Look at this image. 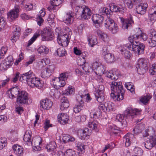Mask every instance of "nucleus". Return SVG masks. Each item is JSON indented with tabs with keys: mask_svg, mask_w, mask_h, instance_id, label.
Returning a JSON list of instances; mask_svg holds the SVG:
<instances>
[{
	"mask_svg": "<svg viewBox=\"0 0 156 156\" xmlns=\"http://www.w3.org/2000/svg\"><path fill=\"white\" fill-rule=\"evenodd\" d=\"M20 80L22 82L26 81L28 85L32 87H36L40 89L43 86V84L40 80L35 77L34 74L31 70L22 74L20 76Z\"/></svg>",
	"mask_w": 156,
	"mask_h": 156,
	"instance_id": "obj_1",
	"label": "nucleus"
},
{
	"mask_svg": "<svg viewBox=\"0 0 156 156\" xmlns=\"http://www.w3.org/2000/svg\"><path fill=\"white\" fill-rule=\"evenodd\" d=\"M83 105H76L73 108V111L75 113H77L80 112L83 106Z\"/></svg>",
	"mask_w": 156,
	"mask_h": 156,
	"instance_id": "obj_53",
	"label": "nucleus"
},
{
	"mask_svg": "<svg viewBox=\"0 0 156 156\" xmlns=\"http://www.w3.org/2000/svg\"><path fill=\"white\" fill-rule=\"evenodd\" d=\"M135 139L134 135L131 133H127L124 137V140H125V144L126 146H129L131 143L130 140H134Z\"/></svg>",
	"mask_w": 156,
	"mask_h": 156,
	"instance_id": "obj_24",
	"label": "nucleus"
},
{
	"mask_svg": "<svg viewBox=\"0 0 156 156\" xmlns=\"http://www.w3.org/2000/svg\"><path fill=\"white\" fill-rule=\"evenodd\" d=\"M77 134L81 139L84 140L87 137V135L86 131L83 129H80L78 130Z\"/></svg>",
	"mask_w": 156,
	"mask_h": 156,
	"instance_id": "obj_35",
	"label": "nucleus"
},
{
	"mask_svg": "<svg viewBox=\"0 0 156 156\" xmlns=\"http://www.w3.org/2000/svg\"><path fill=\"white\" fill-rule=\"evenodd\" d=\"M91 19L94 24H101L104 20V17L101 14H93Z\"/></svg>",
	"mask_w": 156,
	"mask_h": 156,
	"instance_id": "obj_16",
	"label": "nucleus"
},
{
	"mask_svg": "<svg viewBox=\"0 0 156 156\" xmlns=\"http://www.w3.org/2000/svg\"><path fill=\"white\" fill-rule=\"evenodd\" d=\"M68 77V73H61L59 77L58 78H56L54 79H53V80H56L57 81L60 80H66Z\"/></svg>",
	"mask_w": 156,
	"mask_h": 156,
	"instance_id": "obj_39",
	"label": "nucleus"
},
{
	"mask_svg": "<svg viewBox=\"0 0 156 156\" xmlns=\"http://www.w3.org/2000/svg\"><path fill=\"white\" fill-rule=\"evenodd\" d=\"M7 50V48L5 47H3L1 49L0 58L1 59H3L5 55L6 54Z\"/></svg>",
	"mask_w": 156,
	"mask_h": 156,
	"instance_id": "obj_54",
	"label": "nucleus"
},
{
	"mask_svg": "<svg viewBox=\"0 0 156 156\" xmlns=\"http://www.w3.org/2000/svg\"><path fill=\"white\" fill-rule=\"evenodd\" d=\"M133 150L135 153L140 155H142L143 152V150L140 147H135Z\"/></svg>",
	"mask_w": 156,
	"mask_h": 156,
	"instance_id": "obj_60",
	"label": "nucleus"
},
{
	"mask_svg": "<svg viewBox=\"0 0 156 156\" xmlns=\"http://www.w3.org/2000/svg\"><path fill=\"white\" fill-rule=\"evenodd\" d=\"M125 47L129 50L133 51L134 53L138 55L141 54L144 52L145 46L142 43L141 44L139 41L135 40L132 44H127Z\"/></svg>",
	"mask_w": 156,
	"mask_h": 156,
	"instance_id": "obj_5",
	"label": "nucleus"
},
{
	"mask_svg": "<svg viewBox=\"0 0 156 156\" xmlns=\"http://www.w3.org/2000/svg\"><path fill=\"white\" fill-rule=\"evenodd\" d=\"M88 16V7L84 8L82 12L81 17L83 19L86 20L87 19V17Z\"/></svg>",
	"mask_w": 156,
	"mask_h": 156,
	"instance_id": "obj_45",
	"label": "nucleus"
},
{
	"mask_svg": "<svg viewBox=\"0 0 156 156\" xmlns=\"http://www.w3.org/2000/svg\"><path fill=\"white\" fill-rule=\"evenodd\" d=\"M96 32L98 37L104 42L107 41L108 38L106 34L101 31L100 29H98L96 31Z\"/></svg>",
	"mask_w": 156,
	"mask_h": 156,
	"instance_id": "obj_29",
	"label": "nucleus"
},
{
	"mask_svg": "<svg viewBox=\"0 0 156 156\" xmlns=\"http://www.w3.org/2000/svg\"><path fill=\"white\" fill-rule=\"evenodd\" d=\"M99 13L101 15L106 16L107 17L110 18L112 12V10L109 9L105 7H101L99 9Z\"/></svg>",
	"mask_w": 156,
	"mask_h": 156,
	"instance_id": "obj_20",
	"label": "nucleus"
},
{
	"mask_svg": "<svg viewBox=\"0 0 156 156\" xmlns=\"http://www.w3.org/2000/svg\"><path fill=\"white\" fill-rule=\"evenodd\" d=\"M112 102L107 101L103 105L101 104L99 106V109H102L105 112H109L112 109Z\"/></svg>",
	"mask_w": 156,
	"mask_h": 156,
	"instance_id": "obj_15",
	"label": "nucleus"
},
{
	"mask_svg": "<svg viewBox=\"0 0 156 156\" xmlns=\"http://www.w3.org/2000/svg\"><path fill=\"white\" fill-rule=\"evenodd\" d=\"M106 76L112 80H116L119 77V73L118 71L112 70L106 72Z\"/></svg>",
	"mask_w": 156,
	"mask_h": 156,
	"instance_id": "obj_18",
	"label": "nucleus"
},
{
	"mask_svg": "<svg viewBox=\"0 0 156 156\" xmlns=\"http://www.w3.org/2000/svg\"><path fill=\"white\" fill-rule=\"evenodd\" d=\"M17 102L21 104L31 103V100L28 98V94L25 91H22L19 93L17 98Z\"/></svg>",
	"mask_w": 156,
	"mask_h": 156,
	"instance_id": "obj_8",
	"label": "nucleus"
},
{
	"mask_svg": "<svg viewBox=\"0 0 156 156\" xmlns=\"http://www.w3.org/2000/svg\"><path fill=\"white\" fill-rule=\"evenodd\" d=\"M122 54L124 55L125 58H130L131 53L127 49H122L121 50Z\"/></svg>",
	"mask_w": 156,
	"mask_h": 156,
	"instance_id": "obj_47",
	"label": "nucleus"
},
{
	"mask_svg": "<svg viewBox=\"0 0 156 156\" xmlns=\"http://www.w3.org/2000/svg\"><path fill=\"white\" fill-rule=\"evenodd\" d=\"M96 93L95 94H104V87L102 85H99L98 87L96 88Z\"/></svg>",
	"mask_w": 156,
	"mask_h": 156,
	"instance_id": "obj_44",
	"label": "nucleus"
},
{
	"mask_svg": "<svg viewBox=\"0 0 156 156\" xmlns=\"http://www.w3.org/2000/svg\"><path fill=\"white\" fill-rule=\"evenodd\" d=\"M56 52L59 57H62L65 55L66 51L64 48H58L56 51Z\"/></svg>",
	"mask_w": 156,
	"mask_h": 156,
	"instance_id": "obj_40",
	"label": "nucleus"
},
{
	"mask_svg": "<svg viewBox=\"0 0 156 156\" xmlns=\"http://www.w3.org/2000/svg\"><path fill=\"white\" fill-rule=\"evenodd\" d=\"M16 31L13 32L12 33V36L11 37L10 40L13 42H15L19 38L20 34V29L18 27L16 28Z\"/></svg>",
	"mask_w": 156,
	"mask_h": 156,
	"instance_id": "obj_22",
	"label": "nucleus"
},
{
	"mask_svg": "<svg viewBox=\"0 0 156 156\" xmlns=\"http://www.w3.org/2000/svg\"><path fill=\"white\" fill-rule=\"evenodd\" d=\"M20 7L17 6L15 7V8L9 11L7 14L9 20L12 21L18 17Z\"/></svg>",
	"mask_w": 156,
	"mask_h": 156,
	"instance_id": "obj_10",
	"label": "nucleus"
},
{
	"mask_svg": "<svg viewBox=\"0 0 156 156\" xmlns=\"http://www.w3.org/2000/svg\"><path fill=\"white\" fill-rule=\"evenodd\" d=\"M111 97L115 101H120L124 98L125 91L121 82L113 81L111 85Z\"/></svg>",
	"mask_w": 156,
	"mask_h": 156,
	"instance_id": "obj_2",
	"label": "nucleus"
},
{
	"mask_svg": "<svg viewBox=\"0 0 156 156\" xmlns=\"http://www.w3.org/2000/svg\"><path fill=\"white\" fill-rule=\"evenodd\" d=\"M96 37L94 35H89L88 37V43L91 47H93L97 43Z\"/></svg>",
	"mask_w": 156,
	"mask_h": 156,
	"instance_id": "obj_28",
	"label": "nucleus"
},
{
	"mask_svg": "<svg viewBox=\"0 0 156 156\" xmlns=\"http://www.w3.org/2000/svg\"><path fill=\"white\" fill-rule=\"evenodd\" d=\"M94 122H90L88 123V133L89 132L90 134L91 133L92 131L94 129L95 132H97L98 129H97V126L98 123Z\"/></svg>",
	"mask_w": 156,
	"mask_h": 156,
	"instance_id": "obj_30",
	"label": "nucleus"
},
{
	"mask_svg": "<svg viewBox=\"0 0 156 156\" xmlns=\"http://www.w3.org/2000/svg\"><path fill=\"white\" fill-rule=\"evenodd\" d=\"M4 62L6 63V65L11 66L13 63L12 56V55H9L5 59Z\"/></svg>",
	"mask_w": 156,
	"mask_h": 156,
	"instance_id": "obj_37",
	"label": "nucleus"
},
{
	"mask_svg": "<svg viewBox=\"0 0 156 156\" xmlns=\"http://www.w3.org/2000/svg\"><path fill=\"white\" fill-rule=\"evenodd\" d=\"M95 96L98 102L101 103L105 99L104 94H95Z\"/></svg>",
	"mask_w": 156,
	"mask_h": 156,
	"instance_id": "obj_46",
	"label": "nucleus"
},
{
	"mask_svg": "<svg viewBox=\"0 0 156 156\" xmlns=\"http://www.w3.org/2000/svg\"><path fill=\"white\" fill-rule=\"evenodd\" d=\"M87 90H84V91H80L79 94L76 95V101L79 103L81 105H83V99L86 96V100L88 99V93H87Z\"/></svg>",
	"mask_w": 156,
	"mask_h": 156,
	"instance_id": "obj_13",
	"label": "nucleus"
},
{
	"mask_svg": "<svg viewBox=\"0 0 156 156\" xmlns=\"http://www.w3.org/2000/svg\"><path fill=\"white\" fill-rule=\"evenodd\" d=\"M147 59L143 58L139 59L136 66V68L138 73L140 75H144L148 69Z\"/></svg>",
	"mask_w": 156,
	"mask_h": 156,
	"instance_id": "obj_6",
	"label": "nucleus"
},
{
	"mask_svg": "<svg viewBox=\"0 0 156 156\" xmlns=\"http://www.w3.org/2000/svg\"><path fill=\"white\" fill-rule=\"evenodd\" d=\"M10 66L6 65V63L4 62L1 63L0 65V69L2 71H5Z\"/></svg>",
	"mask_w": 156,
	"mask_h": 156,
	"instance_id": "obj_59",
	"label": "nucleus"
},
{
	"mask_svg": "<svg viewBox=\"0 0 156 156\" xmlns=\"http://www.w3.org/2000/svg\"><path fill=\"white\" fill-rule=\"evenodd\" d=\"M9 92H10V94H11L12 99L14 97V95H17L18 94L19 95V90L18 89L17 87H14L12 88L11 89H10L9 91L8 92V94H9Z\"/></svg>",
	"mask_w": 156,
	"mask_h": 156,
	"instance_id": "obj_36",
	"label": "nucleus"
},
{
	"mask_svg": "<svg viewBox=\"0 0 156 156\" xmlns=\"http://www.w3.org/2000/svg\"><path fill=\"white\" fill-rule=\"evenodd\" d=\"M7 139L5 137H2L0 140V144H1V146H5L7 145Z\"/></svg>",
	"mask_w": 156,
	"mask_h": 156,
	"instance_id": "obj_64",
	"label": "nucleus"
},
{
	"mask_svg": "<svg viewBox=\"0 0 156 156\" xmlns=\"http://www.w3.org/2000/svg\"><path fill=\"white\" fill-rule=\"evenodd\" d=\"M122 21V27L124 29H127L129 27H131L134 23L133 18L131 15H129L128 18L126 19H123Z\"/></svg>",
	"mask_w": 156,
	"mask_h": 156,
	"instance_id": "obj_12",
	"label": "nucleus"
},
{
	"mask_svg": "<svg viewBox=\"0 0 156 156\" xmlns=\"http://www.w3.org/2000/svg\"><path fill=\"white\" fill-rule=\"evenodd\" d=\"M5 25V23L4 19L3 17H0V31L3 29Z\"/></svg>",
	"mask_w": 156,
	"mask_h": 156,
	"instance_id": "obj_61",
	"label": "nucleus"
},
{
	"mask_svg": "<svg viewBox=\"0 0 156 156\" xmlns=\"http://www.w3.org/2000/svg\"><path fill=\"white\" fill-rule=\"evenodd\" d=\"M100 63H98L97 62H95L92 63L90 64V68L88 69V73L92 72L93 73V72L95 71Z\"/></svg>",
	"mask_w": 156,
	"mask_h": 156,
	"instance_id": "obj_34",
	"label": "nucleus"
},
{
	"mask_svg": "<svg viewBox=\"0 0 156 156\" xmlns=\"http://www.w3.org/2000/svg\"><path fill=\"white\" fill-rule=\"evenodd\" d=\"M147 7L148 5L147 3H141L139 4L136 7L137 12L140 14H144Z\"/></svg>",
	"mask_w": 156,
	"mask_h": 156,
	"instance_id": "obj_19",
	"label": "nucleus"
},
{
	"mask_svg": "<svg viewBox=\"0 0 156 156\" xmlns=\"http://www.w3.org/2000/svg\"><path fill=\"white\" fill-rule=\"evenodd\" d=\"M150 73L151 75H156V63L153 64L149 70Z\"/></svg>",
	"mask_w": 156,
	"mask_h": 156,
	"instance_id": "obj_50",
	"label": "nucleus"
},
{
	"mask_svg": "<svg viewBox=\"0 0 156 156\" xmlns=\"http://www.w3.org/2000/svg\"><path fill=\"white\" fill-rule=\"evenodd\" d=\"M144 126L142 123L137 124L133 129V131L134 133L138 134L141 133L142 131L144 129Z\"/></svg>",
	"mask_w": 156,
	"mask_h": 156,
	"instance_id": "obj_27",
	"label": "nucleus"
},
{
	"mask_svg": "<svg viewBox=\"0 0 156 156\" xmlns=\"http://www.w3.org/2000/svg\"><path fill=\"white\" fill-rule=\"evenodd\" d=\"M31 132L30 130L26 131L24 136L23 140L25 142H27V146L32 145V142H31Z\"/></svg>",
	"mask_w": 156,
	"mask_h": 156,
	"instance_id": "obj_23",
	"label": "nucleus"
},
{
	"mask_svg": "<svg viewBox=\"0 0 156 156\" xmlns=\"http://www.w3.org/2000/svg\"><path fill=\"white\" fill-rule=\"evenodd\" d=\"M69 106V102L62 103L60 106V109L62 111H64L68 108Z\"/></svg>",
	"mask_w": 156,
	"mask_h": 156,
	"instance_id": "obj_56",
	"label": "nucleus"
},
{
	"mask_svg": "<svg viewBox=\"0 0 156 156\" xmlns=\"http://www.w3.org/2000/svg\"><path fill=\"white\" fill-rule=\"evenodd\" d=\"M151 97L149 95H147L144 96L142 97L140 99V101L144 104H145L149 101Z\"/></svg>",
	"mask_w": 156,
	"mask_h": 156,
	"instance_id": "obj_41",
	"label": "nucleus"
},
{
	"mask_svg": "<svg viewBox=\"0 0 156 156\" xmlns=\"http://www.w3.org/2000/svg\"><path fill=\"white\" fill-rule=\"evenodd\" d=\"M55 69V66L53 64L48 66L45 69L42 70L41 77L44 78H48L54 73Z\"/></svg>",
	"mask_w": 156,
	"mask_h": 156,
	"instance_id": "obj_9",
	"label": "nucleus"
},
{
	"mask_svg": "<svg viewBox=\"0 0 156 156\" xmlns=\"http://www.w3.org/2000/svg\"><path fill=\"white\" fill-rule=\"evenodd\" d=\"M123 2L129 8L132 9L133 7V0H124Z\"/></svg>",
	"mask_w": 156,
	"mask_h": 156,
	"instance_id": "obj_52",
	"label": "nucleus"
},
{
	"mask_svg": "<svg viewBox=\"0 0 156 156\" xmlns=\"http://www.w3.org/2000/svg\"><path fill=\"white\" fill-rule=\"evenodd\" d=\"M41 36L43 41H49L53 39V36L51 29L49 27L44 28L42 31H41Z\"/></svg>",
	"mask_w": 156,
	"mask_h": 156,
	"instance_id": "obj_7",
	"label": "nucleus"
},
{
	"mask_svg": "<svg viewBox=\"0 0 156 156\" xmlns=\"http://www.w3.org/2000/svg\"><path fill=\"white\" fill-rule=\"evenodd\" d=\"M74 19V16L72 14V11H70L66 12L64 15L63 21L65 23L69 25L73 23Z\"/></svg>",
	"mask_w": 156,
	"mask_h": 156,
	"instance_id": "obj_14",
	"label": "nucleus"
},
{
	"mask_svg": "<svg viewBox=\"0 0 156 156\" xmlns=\"http://www.w3.org/2000/svg\"><path fill=\"white\" fill-rule=\"evenodd\" d=\"M39 35L40 34L37 33L34 34L32 38L28 41L27 46H29L31 45Z\"/></svg>",
	"mask_w": 156,
	"mask_h": 156,
	"instance_id": "obj_51",
	"label": "nucleus"
},
{
	"mask_svg": "<svg viewBox=\"0 0 156 156\" xmlns=\"http://www.w3.org/2000/svg\"><path fill=\"white\" fill-rule=\"evenodd\" d=\"M115 23L113 20L110 18H108L106 20L105 22V26L109 30L111 27H113L112 25L114 24Z\"/></svg>",
	"mask_w": 156,
	"mask_h": 156,
	"instance_id": "obj_33",
	"label": "nucleus"
},
{
	"mask_svg": "<svg viewBox=\"0 0 156 156\" xmlns=\"http://www.w3.org/2000/svg\"><path fill=\"white\" fill-rule=\"evenodd\" d=\"M60 28L58 27L55 30V31L58 33V35L57 41L59 44H61L62 46L66 47L69 43L70 37L72 34V32L70 29L67 27L63 31V34H62L60 32Z\"/></svg>",
	"mask_w": 156,
	"mask_h": 156,
	"instance_id": "obj_4",
	"label": "nucleus"
},
{
	"mask_svg": "<svg viewBox=\"0 0 156 156\" xmlns=\"http://www.w3.org/2000/svg\"><path fill=\"white\" fill-rule=\"evenodd\" d=\"M103 54L104 55V58L106 61L108 63L112 62L114 59L113 55L109 53L108 49L105 47L103 48Z\"/></svg>",
	"mask_w": 156,
	"mask_h": 156,
	"instance_id": "obj_11",
	"label": "nucleus"
},
{
	"mask_svg": "<svg viewBox=\"0 0 156 156\" xmlns=\"http://www.w3.org/2000/svg\"><path fill=\"white\" fill-rule=\"evenodd\" d=\"M140 112V110L133 109L131 107H128L124 112L123 115H118L116 117V119L121 122L122 125L126 126L127 122L124 118L126 117L132 119L136 115H139Z\"/></svg>",
	"mask_w": 156,
	"mask_h": 156,
	"instance_id": "obj_3",
	"label": "nucleus"
},
{
	"mask_svg": "<svg viewBox=\"0 0 156 156\" xmlns=\"http://www.w3.org/2000/svg\"><path fill=\"white\" fill-rule=\"evenodd\" d=\"M149 36L150 38H156V31L154 29H151L150 30Z\"/></svg>",
	"mask_w": 156,
	"mask_h": 156,
	"instance_id": "obj_63",
	"label": "nucleus"
},
{
	"mask_svg": "<svg viewBox=\"0 0 156 156\" xmlns=\"http://www.w3.org/2000/svg\"><path fill=\"white\" fill-rule=\"evenodd\" d=\"M148 45L151 47H154L156 46V38H150L148 40Z\"/></svg>",
	"mask_w": 156,
	"mask_h": 156,
	"instance_id": "obj_43",
	"label": "nucleus"
},
{
	"mask_svg": "<svg viewBox=\"0 0 156 156\" xmlns=\"http://www.w3.org/2000/svg\"><path fill=\"white\" fill-rule=\"evenodd\" d=\"M51 101L48 99L43 100L40 101V106L43 109H49L52 105Z\"/></svg>",
	"mask_w": 156,
	"mask_h": 156,
	"instance_id": "obj_17",
	"label": "nucleus"
},
{
	"mask_svg": "<svg viewBox=\"0 0 156 156\" xmlns=\"http://www.w3.org/2000/svg\"><path fill=\"white\" fill-rule=\"evenodd\" d=\"M106 72H105V66L100 64L99 66L98 67V68H97L96 70L93 72V74L95 73L100 76L104 74H105L106 73Z\"/></svg>",
	"mask_w": 156,
	"mask_h": 156,
	"instance_id": "obj_26",
	"label": "nucleus"
},
{
	"mask_svg": "<svg viewBox=\"0 0 156 156\" xmlns=\"http://www.w3.org/2000/svg\"><path fill=\"white\" fill-rule=\"evenodd\" d=\"M149 14L151 20H156V5L153 6L149 9Z\"/></svg>",
	"mask_w": 156,
	"mask_h": 156,
	"instance_id": "obj_25",
	"label": "nucleus"
},
{
	"mask_svg": "<svg viewBox=\"0 0 156 156\" xmlns=\"http://www.w3.org/2000/svg\"><path fill=\"white\" fill-rule=\"evenodd\" d=\"M58 120L60 124H66L69 119V116L66 114L61 113L58 116Z\"/></svg>",
	"mask_w": 156,
	"mask_h": 156,
	"instance_id": "obj_21",
	"label": "nucleus"
},
{
	"mask_svg": "<svg viewBox=\"0 0 156 156\" xmlns=\"http://www.w3.org/2000/svg\"><path fill=\"white\" fill-rule=\"evenodd\" d=\"M62 140L64 143H66L74 141L75 140V138L69 135L64 134L63 135Z\"/></svg>",
	"mask_w": 156,
	"mask_h": 156,
	"instance_id": "obj_32",
	"label": "nucleus"
},
{
	"mask_svg": "<svg viewBox=\"0 0 156 156\" xmlns=\"http://www.w3.org/2000/svg\"><path fill=\"white\" fill-rule=\"evenodd\" d=\"M14 152L16 154L20 155L23 153V149L22 147H12Z\"/></svg>",
	"mask_w": 156,
	"mask_h": 156,
	"instance_id": "obj_38",
	"label": "nucleus"
},
{
	"mask_svg": "<svg viewBox=\"0 0 156 156\" xmlns=\"http://www.w3.org/2000/svg\"><path fill=\"white\" fill-rule=\"evenodd\" d=\"M49 49L45 46H41L38 49V52L40 53L47 54L49 52Z\"/></svg>",
	"mask_w": 156,
	"mask_h": 156,
	"instance_id": "obj_42",
	"label": "nucleus"
},
{
	"mask_svg": "<svg viewBox=\"0 0 156 156\" xmlns=\"http://www.w3.org/2000/svg\"><path fill=\"white\" fill-rule=\"evenodd\" d=\"M62 2L61 0H53L51 1V5L53 6H57Z\"/></svg>",
	"mask_w": 156,
	"mask_h": 156,
	"instance_id": "obj_57",
	"label": "nucleus"
},
{
	"mask_svg": "<svg viewBox=\"0 0 156 156\" xmlns=\"http://www.w3.org/2000/svg\"><path fill=\"white\" fill-rule=\"evenodd\" d=\"M112 27H111L109 30L113 34L116 33L119 31V28L117 24L115 23L112 25Z\"/></svg>",
	"mask_w": 156,
	"mask_h": 156,
	"instance_id": "obj_49",
	"label": "nucleus"
},
{
	"mask_svg": "<svg viewBox=\"0 0 156 156\" xmlns=\"http://www.w3.org/2000/svg\"><path fill=\"white\" fill-rule=\"evenodd\" d=\"M76 153L75 151L72 149L67 150L65 153V156H74Z\"/></svg>",
	"mask_w": 156,
	"mask_h": 156,
	"instance_id": "obj_55",
	"label": "nucleus"
},
{
	"mask_svg": "<svg viewBox=\"0 0 156 156\" xmlns=\"http://www.w3.org/2000/svg\"><path fill=\"white\" fill-rule=\"evenodd\" d=\"M89 111L90 112V116L91 118H96L97 117V114L95 112L94 108L92 109L91 105H89Z\"/></svg>",
	"mask_w": 156,
	"mask_h": 156,
	"instance_id": "obj_48",
	"label": "nucleus"
},
{
	"mask_svg": "<svg viewBox=\"0 0 156 156\" xmlns=\"http://www.w3.org/2000/svg\"><path fill=\"white\" fill-rule=\"evenodd\" d=\"M50 122L49 120L48 119H46L44 123L45 125L44 126L45 131H46L49 127L52 126V124H50Z\"/></svg>",
	"mask_w": 156,
	"mask_h": 156,
	"instance_id": "obj_58",
	"label": "nucleus"
},
{
	"mask_svg": "<svg viewBox=\"0 0 156 156\" xmlns=\"http://www.w3.org/2000/svg\"><path fill=\"white\" fill-rule=\"evenodd\" d=\"M33 146H39L42 143L41 138L39 136H35L32 141Z\"/></svg>",
	"mask_w": 156,
	"mask_h": 156,
	"instance_id": "obj_31",
	"label": "nucleus"
},
{
	"mask_svg": "<svg viewBox=\"0 0 156 156\" xmlns=\"http://www.w3.org/2000/svg\"><path fill=\"white\" fill-rule=\"evenodd\" d=\"M137 39H139L140 38H142L144 41H146L148 38V36L146 34L144 33H141L140 35L137 34Z\"/></svg>",
	"mask_w": 156,
	"mask_h": 156,
	"instance_id": "obj_62",
	"label": "nucleus"
}]
</instances>
